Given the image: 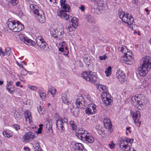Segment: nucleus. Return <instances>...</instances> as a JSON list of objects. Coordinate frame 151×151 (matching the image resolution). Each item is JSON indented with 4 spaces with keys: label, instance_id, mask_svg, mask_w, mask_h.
<instances>
[{
    "label": "nucleus",
    "instance_id": "57",
    "mask_svg": "<svg viewBox=\"0 0 151 151\" xmlns=\"http://www.w3.org/2000/svg\"><path fill=\"white\" fill-rule=\"evenodd\" d=\"M17 65L20 68H23V67L22 64H21L19 62L17 61Z\"/></svg>",
    "mask_w": 151,
    "mask_h": 151
},
{
    "label": "nucleus",
    "instance_id": "45",
    "mask_svg": "<svg viewBox=\"0 0 151 151\" xmlns=\"http://www.w3.org/2000/svg\"><path fill=\"white\" fill-rule=\"evenodd\" d=\"M79 113L78 109V108H76L75 109L74 111H73V113L74 116L76 117L78 116Z\"/></svg>",
    "mask_w": 151,
    "mask_h": 151
},
{
    "label": "nucleus",
    "instance_id": "19",
    "mask_svg": "<svg viewBox=\"0 0 151 151\" xmlns=\"http://www.w3.org/2000/svg\"><path fill=\"white\" fill-rule=\"evenodd\" d=\"M24 116L27 123L32 124V117L30 112L28 110L26 111L24 113Z\"/></svg>",
    "mask_w": 151,
    "mask_h": 151
},
{
    "label": "nucleus",
    "instance_id": "16",
    "mask_svg": "<svg viewBox=\"0 0 151 151\" xmlns=\"http://www.w3.org/2000/svg\"><path fill=\"white\" fill-rule=\"evenodd\" d=\"M85 100L82 96H78L76 100V104L77 106L81 108H83L85 106Z\"/></svg>",
    "mask_w": 151,
    "mask_h": 151
},
{
    "label": "nucleus",
    "instance_id": "60",
    "mask_svg": "<svg viewBox=\"0 0 151 151\" xmlns=\"http://www.w3.org/2000/svg\"><path fill=\"white\" fill-rule=\"evenodd\" d=\"M99 59L101 60H102L103 59H105L106 58L105 56H100L99 57Z\"/></svg>",
    "mask_w": 151,
    "mask_h": 151
},
{
    "label": "nucleus",
    "instance_id": "22",
    "mask_svg": "<svg viewBox=\"0 0 151 151\" xmlns=\"http://www.w3.org/2000/svg\"><path fill=\"white\" fill-rule=\"evenodd\" d=\"M149 69L148 68L145 66H141L139 68V74L142 76H145L147 73L148 70Z\"/></svg>",
    "mask_w": 151,
    "mask_h": 151
},
{
    "label": "nucleus",
    "instance_id": "28",
    "mask_svg": "<svg viewBox=\"0 0 151 151\" xmlns=\"http://www.w3.org/2000/svg\"><path fill=\"white\" fill-rule=\"evenodd\" d=\"M84 18L88 22L90 23H95L96 21L95 19L89 14L86 15L84 17Z\"/></svg>",
    "mask_w": 151,
    "mask_h": 151
},
{
    "label": "nucleus",
    "instance_id": "26",
    "mask_svg": "<svg viewBox=\"0 0 151 151\" xmlns=\"http://www.w3.org/2000/svg\"><path fill=\"white\" fill-rule=\"evenodd\" d=\"M119 50L122 52L124 53V55H126V54H131V52L129 51L127 48L125 46H121L119 48Z\"/></svg>",
    "mask_w": 151,
    "mask_h": 151
},
{
    "label": "nucleus",
    "instance_id": "27",
    "mask_svg": "<svg viewBox=\"0 0 151 151\" xmlns=\"http://www.w3.org/2000/svg\"><path fill=\"white\" fill-rule=\"evenodd\" d=\"M59 51L62 52L65 51H66V53L63 54V55H68V53H69V51L68 50V48L66 45L64 43L62 45L61 47L59 49Z\"/></svg>",
    "mask_w": 151,
    "mask_h": 151
},
{
    "label": "nucleus",
    "instance_id": "41",
    "mask_svg": "<svg viewBox=\"0 0 151 151\" xmlns=\"http://www.w3.org/2000/svg\"><path fill=\"white\" fill-rule=\"evenodd\" d=\"M33 145L34 147L35 151L37 150V149H38V148H40L39 144L37 142H34L33 143Z\"/></svg>",
    "mask_w": 151,
    "mask_h": 151
},
{
    "label": "nucleus",
    "instance_id": "30",
    "mask_svg": "<svg viewBox=\"0 0 151 151\" xmlns=\"http://www.w3.org/2000/svg\"><path fill=\"white\" fill-rule=\"evenodd\" d=\"M97 7L96 9L99 11H104L105 10L104 6V4L101 1H99L97 3Z\"/></svg>",
    "mask_w": 151,
    "mask_h": 151
},
{
    "label": "nucleus",
    "instance_id": "14",
    "mask_svg": "<svg viewBox=\"0 0 151 151\" xmlns=\"http://www.w3.org/2000/svg\"><path fill=\"white\" fill-rule=\"evenodd\" d=\"M36 43L41 48L45 49L47 44L41 36H38L36 39Z\"/></svg>",
    "mask_w": 151,
    "mask_h": 151
},
{
    "label": "nucleus",
    "instance_id": "33",
    "mask_svg": "<svg viewBox=\"0 0 151 151\" xmlns=\"http://www.w3.org/2000/svg\"><path fill=\"white\" fill-rule=\"evenodd\" d=\"M13 86V82L11 81H9V82L7 83L6 86V89L8 92L10 93V94H13V91L12 90H11L9 88V86Z\"/></svg>",
    "mask_w": 151,
    "mask_h": 151
},
{
    "label": "nucleus",
    "instance_id": "64",
    "mask_svg": "<svg viewBox=\"0 0 151 151\" xmlns=\"http://www.w3.org/2000/svg\"><path fill=\"white\" fill-rule=\"evenodd\" d=\"M21 83V82L20 81H18L16 83V85L17 86H19V85Z\"/></svg>",
    "mask_w": 151,
    "mask_h": 151
},
{
    "label": "nucleus",
    "instance_id": "1",
    "mask_svg": "<svg viewBox=\"0 0 151 151\" xmlns=\"http://www.w3.org/2000/svg\"><path fill=\"white\" fill-rule=\"evenodd\" d=\"M131 100L133 106L140 110L143 109L144 106L146 104L147 101V99L142 94H139L137 96H133Z\"/></svg>",
    "mask_w": 151,
    "mask_h": 151
},
{
    "label": "nucleus",
    "instance_id": "54",
    "mask_svg": "<svg viewBox=\"0 0 151 151\" xmlns=\"http://www.w3.org/2000/svg\"><path fill=\"white\" fill-rule=\"evenodd\" d=\"M65 0H61L60 1V3L61 7L63 5H65L66 4L65 3Z\"/></svg>",
    "mask_w": 151,
    "mask_h": 151
},
{
    "label": "nucleus",
    "instance_id": "2",
    "mask_svg": "<svg viewBox=\"0 0 151 151\" xmlns=\"http://www.w3.org/2000/svg\"><path fill=\"white\" fill-rule=\"evenodd\" d=\"M75 134L79 139L86 141L87 143H92L94 141L93 137L83 128L76 131Z\"/></svg>",
    "mask_w": 151,
    "mask_h": 151
},
{
    "label": "nucleus",
    "instance_id": "43",
    "mask_svg": "<svg viewBox=\"0 0 151 151\" xmlns=\"http://www.w3.org/2000/svg\"><path fill=\"white\" fill-rule=\"evenodd\" d=\"M87 101L88 102H91L93 101V99L88 94L86 95Z\"/></svg>",
    "mask_w": 151,
    "mask_h": 151
},
{
    "label": "nucleus",
    "instance_id": "18",
    "mask_svg": "<svg viewBox=\"0 0 151 151\" xmlns=\"http://www.w3.org/2000/svg\"><path fill=\"white\" fill-rule=\"evenodd\" d=\"M35 137L34 134L30 132L27 133L23 137V139L25 142H28L33 139Z\"/></svg>",
    "mask_w": 151,
    "mask_h": 151
},
{
    "label": "nucleus",
    "instance_id": "62",
    "mask_svg": "<svg viewBox=\"0 0 151 151\" xmlns=\"http://www.w3.org/2000/svg\"><path fill=\"white\" fill-rule=\"evenodd\" d=\"M63 122H64V124H65V123H66L68 122V120L67 119L65 118H64V119H63Z\"/></svg>",
    "mask_w": 151,
    "mask_h": 151
},
{
    "label": "nucleus",
    "instance_id": "47",
    "mask_svg": "<svg viewBox=\"0 0 151 151\" xmlns=\"http://www.w3.org/2000/svg\"><path fill=\"white\" fill-rule=\"evenodd\" d=\"M10 2L14 6L16 5L18 2V0H10Z\"/></svg>",
    "mask_w": 151,
    "mask_h": 151
},
{
    "label": "nucleus",
    "instance_id": "39",
    "mask_svg": "<svg viewBox=\"0 0 151 151\" xmlns=\"http://www.w3.org/2000/svg\"><path fill=\"white\" fill-rule=\"evenodd\" d=\"M77 27H76L74 25H73L71 24H70L68 26L67 30L69 32H71L73 31L74 30L75 28Z\"/></svg>",
    "mask_w": 151,
    "mask_h": 151
},
{
    "label": "nucleus",
    "instance_id": "15",
    "mask_svg": "<svg viewBox=\"0 0 151 151\" xmlns=\"http://www.w3.org/2000/svg\"><path fill=\"white\" fill-rule=\"evenodd\" d=\"M117 79L121 83L124 82L125 80V76L124 72L121 70H118L116 72Z\"/></svg>",
    "mask_w": 151,
    "mask_h": 151
},
{
    "label": "nucleus",
    "instance_id": "53",
    "mask_svg": "<svg viewBox=\"0 0 151 151\" xmlns=\"http://www.w3.org/2000/svg\"><path fill=\"white\" fill-rule=\"evenodd\" d=\"M13 127L16 130H18L19 129L20 127L19 126H18L17 124H14L13 125Z\"/></svg>",
    "mask_w": 151,
    "mask_h": 151
},
{
    "label": "nucleus",
    "instance_id": "61",
    "mask_svg": "<svg viewBox=\"0 0 151 151\" xmlns=\"http://www.w3.org/2000/svg\"><path fill=\"white\" fill-rule=\"evenodd\" d=\"M129 151H136V150H135L134 148L133 147H131L130 148L129 147Z\"/></svg>",
    "mask_w": 151,
    "mask_h": 151
},
{
    "label": "nucleus",
    "instance_id": "35",
    "mask_svg": "<svg viewBox=\"0 0 151 151\" xmlns=\"http://www.w3.org/2000/svg\"><path fill=\"white\" fill-rule=\"evenodd\" d=\"M48 91L50 92L52 97H54L56 92L55 88L52 87H51L48 89Z\"/></svg>",
    "mask_w": 151,
    "mask_h": 151
},
{
    "label": "nucleus",
    "instance_id": "11",
    "mask_svg": "<svg viewBox=\"0 0 151 151\" xmlns=\"http://www.w3.org/2000/svg\"><path fill=\"white\" fill-rule=\"evenodd\" d=\"M19 36L20 40L26 44L32 46L35 45V43L34 41L24 36L22 34L19 35Z\"/></svg>",
    "mask_w": 151,
    "mask_h": 151
},
{
    "label": "nucleus",
    "instance_id": "24",
    "mask_svg": "<svg viewBox=\"0 0 151 151\" xmlns=\"http://www.w3.org/2000/svg\"><path fill=\"white\" fill-rule=\"evenodd\" d=\"M29 6L31 10L30 11H32L35 15L38 14V13L40 12V11L42 10L40 9L38 6L34 4L30 5Z\"/></svg>",
    "mask_w": 151,
    "mask_h": 151
},
{
    "label": "nucleus",
    "instance_id": "8",
    "mask_svg": "<svg viewBox=\"0 0 151 151\" xmlns=\"http://www.w3.org/2000/svg\"><path fill=\"white\" fill-rule=\"evenodd\" d=\"M101 98L103 102L105 104L106 106H108L111 104L112 101L111 99V96L108 92L102 93Z\"/></svg>",
    "mask_w": 151,
    "mask_h": 151
},
{
    "label": "nucleus",
    "instance_id": "58",
    "mask_svg": "<svg viewBox=\"0 0 151 151\" xmlns=\"http://www.w3.org/2000/svg\"><path fill=\"white\" fill-rule=\"evenodd\" d=\"M42 129V128L39 127V128L38 129V131H37V133L38 134L41 133Z\"/></svg>",
    "mask_w": 151,
    "mask_h": 151
},
{
    "label": "nucleus",
    "instance_id": "25",
    "mask_svg": "<svg viewBox=\"0 0 151 151\" xmlns=\"http://www.w3.org/2000/svg\"><path fill=\"white\" fill-rule=\"evenodd\" d=\"M104 125L106 127V129L107 128L110 129L112 127L111 122L109 119L105 118L104 120Z\"/></svg>",
    "mask_w": 151,
    "mask_h": 151
},
{
    "label": "nucleus",
    "instance_id": "31",
    "mask_svg": "<svg viewBox=\"0 0 151 151\" xmlns=\"http://www.w3.org/2000/svg\"><path fill=\"white\" fill-rule=\"evenodd\" d=\"M44 106L43 104H42L37 107V110L40 114H43L45 113V109Z\"/></svg>",
    "mask_w": 151,
    "mask_h": 151
},
{
    "label": "nucleus",
    "instance_id": "7",
    "mask_svg": "<svg viewBox=\"0 0 151 151\" xmlns=\"http://www.w3.org/2000/svg\"><path fill=\"white\" fill-rule=\"evenodd\" d=\"M63 31L64 29L62 26L59 29H51L50 34L51 36L60 39L63 37Z\"/></svg>",
    "mask_w": 151,
    "mask_h": 151
},
{
    "label": "nucleus",
    "instance_id": "51",
    "mask_svg": "<svg viewBox=\"0 0 151 151\" xmlns=\"http://www.w3.org/2000/svg\"><path fill=\"white\" fill-rule=\"evenodd\" d=\"M130 127H127L126 128V133L127 135L129 134V133H131V131L130 130Z\"/></svg>",
    "mask_w": 151,
    "mask_h": 151
},
{
    "label": "nucleus",
    "instance_id": "59",
    "mask_svg": "<svg viewBox=\"0 0 151 151\" xmlns=\"http://www.w3.org/2000/svg\"><path fill=\"white\" fill-rule=\"evenodd\" d=\"M24 150L26 151H29L30 150V149L28 147H24Z\"/></svg>",
    "mask_w": 151,
    "mask_h": 151
},
{
    "label": "nucleus",
    "instance_id": "52",
    "mask_svg": "<svg viewBox=\"0 0 151 151\" xmlns=\"http://www.w3.org/2000/svg\"><path fill=\"white\" fill-rule=\"evenodd\" d=\"M6 55V53L4 52L2 50L1 48L0 47V55L4 56Z\"/></svg>",
    "mask_w": 151,
    "mask_h": 151
},
{
    "label": "nucleus",
    "instance_id": "44",
    "mask_svg": "<svg viewBox=\"0 0 151 151\" xmlns=\"http://www.w3.org/2000/svg\"><path fill=\"white\" fill-rule=\"evenodd\" d=\"M5 53L6 54L9 56L11 53V50L10 48L7 47L6 48L5 50Z\"/></svg>",
    "mask_w": 151,
    "mask_h": 151
},
{
    "label": "nucleus",
    "instance_id": "56",
    "mask_svg": "<svg viewBox=\"0 0 151 151\" xmlns=\"http://www.w3.org/2000/svg\"><path fill=\"white\" fill-rule=\"evenodd\" d=\"M11 90H12L13 91V94L14 93V91L15 90V87H14V86H9V88Z\"/></svg>",
    "mask_w": 151,
    "mask_h": 151
},
{
    "label": "nucleus",
    "instance_id": "17",
    "mask_svg": "<svg viewBox=\"0 0 151 151\" xmlns=\"http://www.w3.org/2000/svg\"><path fill=\"white\" fill-rule=\"evenodd\" d=\"M38 13V14H35V15L38 22L41 23H43L45 21L44 13L42 10L40 11Z\"/></svg>",
    "mask_w": 151,
    "mask_h": 151
},
{
    "label": "nucleus",
    "instance_id": "38",
    "mask_svg": "<svg viewBox=\"0 0 151 151\" xmlns=\"http://www.w3.org/2000/svg\"><path fill=\"white\" fill-rule=\"evenodd\" d=\"M63 5L61 7L63 8L62 9H64V11L67 12H69L70 9V7L69 5L67 4Z\"/></svg>",
    "mask_w": 151,
    "mask_h": 151
},
{
    "label": "nucleus",
    "instance_id": "23",
    "mask_svg": "<svg viewBox=\"0 0 151 151\" xmlns=\"http://www.w3.org/2000/svg\"><path fill=\"white\" fill-rule=\"evenodd\" d=\"M95 129L97 131L98 133L101 135H106V134L105 133V128L103 127L100 124H98L96 125L95 127Z\"/></svg>",
    "mask_w": 151,
    "mask_h": 151
},
{
    "label": "nucleus",
    "instance_id": "3",
    "mask_svg": "<svg viewBox=\"0 0 151 151\" xmlns=\"http://www.w3.org/2000/svg\"><path fill=\"white\" fill-rule=\"evenodd\" d=\"M8 28L14 32H19L24 29V26L18 21H10L7 23Z\"/></svg>",
    "mask_w": 151,
    "mask_h": 151
},
{
    "label": "nucleus",
    "instance_id": "34",
    "mask_svg": "<svg viewBox=\"0 0 151 151\" xmlns=\"http://www.w3.org/2000/svg\"><path fill=\"white\" fill-rule=\"evenodd\" d=\"M71 22L72 23V25L77 27L78 24V19L75 17H73L72 18Z\"/></svg>",
    "mask_w": 151,
    "mask_h": 151
},
{
    "label": "nucleus",
    "instance_id": "5",
    "mask_svg": "<svg viewBox=\"0 0 151 151\" xmlns=\"http://www.w3.org/2000/svg\"><path fill=\"white\" fill-rule=\"evenodd\" d=\"M134 139L123 138H122L119 141V145L120 147L123 150H129V147L131 145V143L133 142Z\"/></svg>",
    "mask_w": 151,
    "mask_h": 151
},
{
    "label": "nucleus",
    "instance_id": "12",
    "mask_svg": "<svg viewBox=\"0 0 151 151\" xmlns=\"http://www.w3.org/2000/svg\"><path fill=\"white\" fill-rule=\"evenodd\" d=\"M142 65L150 69L151 68V58L148 56L144 57L141 60Z\"/></svg>",
    "mask_w": 151,
    "mask_h": 151
},
{
    "label": "nucleus",
    "instance_id": "29",
    "mask_svg": "<svg viewBox=\"0 0 151 151\" xmlns=\"http://www.w3.org/2000/svg\"><path fill=\"white\" fill-rule=\"evenodd\" d=\"M84 148L83 145L81 143H76L74 146V148L76 151H82Z\"/></svg>",
    "mask_w": 151,
    "mask_h": 151
},
{
    "label": "nucleus",
    "instance_id": "49",
    "mask_svg": "<svg viewBox=\"0 0 151 151\" xmlns=\"http://www.w3.org/2000/svg\"><path fill=\"white\" fill-rule=\"evenodd\" d=\"M115 144L113 143V142L112 141L109 144V145L111 149H114L115 147Z\"/></svg>",
    "mask_w": 151,
    "mask_h": 151
},
{
    "label": "nucleus",
    "instance_id": "21",
    "mask_svg": "<svg viewBox=\"0 0 151 151\" xmlns=\"http://www.w3.org/2000/svg\"><path fill=\"white\" fill-rule=\"evenodd\" d=\"M67 12L64 11L63 10H58V15L61 17L62 18L66 20H68L69 15L66 13Z\"/></svg>",
    "mask_w": 151,
    "mask_h": 151
},
{
    "label": "nucleus",
    "instance_id": "6",
    "mask_svg": "<svg viewBox=\"0 0 151 151\" xmlns=\"http://www.w3.org/2000/svg\"><path fill=\"white\" fill-rule=\"evenodd\" d=\"M118 15L120 18L121 19L123 22L131 25L133 22V18L129 14H125L124 12L122 11H119Z\"/></svg>",
    "mask_w": 151,
    "mask_h": 151
},
{
    "label": "nucleus",
    "instance_id": "13",
    "mask_svg": "<svg viewBox=\"0 0 151 151\" xmlns=\"http://www.w3.org/2000/svg\"><path fill=\"white\" fill-rule=\"evenodd\" d=\"M131 114L132 116L134 122L136 124L138 123L139 126L141 124V122L139 121L140 118V113L139 111H136L133 112L131 111Z\"/></svg>",
    "mask_w": 151,
    "mask_h": 151
},
{
    "label": "nucleus",
    "instance_id": "55",
    "mask_svg": "<svg viewBox=\"0 0 151 151\" xmlns=\"http://www.w3.org/2000/svg\"><path fill=\"white\" fill-rule=\"evenodd\" d=\"M79 8L82 11H83L85 10V7L83 5H81V6L79 7Z\"/></svg>",
    "mask_w": 151,
    "mask_h": 151
},
{
    "label": "nucleus",
    "instance_id": "32",
    "mask_svg": "<svg viewBox=\"0 0 151 151\" xmlns=\"http://www.w3.org/2000/svg\"><path fill=\"white\" fill-rule=\"evenodd\" d=\"M96 88H98L100 91H103L102 93L107 92V88L104 86L100 84H98L97 85Z\"/></svg>",
    "mask_w": 151,
    "mask_h": 151
},
{
    "label": "nucleus",
    "instance_id": "48",
    "mask_svg": "<svg viewBox=\"0 0 151 151\" xmlns=\"http://www.w3.org/2000/svg\"><path fill=\"white\" fill-rule=\"evenodd\" d=\"M39 96L41 98L43 99L45 98L46 95L45 93L39 92Z\"/></svg>",
    "mask_w": 151,
    "mask_h": 151
},
{
    "label": "nucleus",
    "instance_id": "42",
    "mask_svg": "<svg viewBox=\"0 0 151 151\" xmlns=\"http://www.w3.org/2000/svg\"><path fill=\"white\" fill-rule=\"evenodd\" d=\"M3 134L5 137H9L12 136V134L9 133L6 131H3Z\"/></svg>",
    "mask_w": 151,
    "mask_h": 151
},
{
    "label": "nucleus",
    "instance_id": "46",
    "mask_svg": "<svg viewBox=\"0 0 151 151\" xmlns=\"http://www.w3.org/2000/svg\"><path fill=\"white\" fill-rule=\"evenodd\" d=\"M28 87L32 91H36L37 89V87L34 86H28Z\"/></svg>",
    "mask_w": 151,
    "mask_h": 151
},
{
    "label": "nucleus",
    "instance_id": "9",
    "mask_svg": "<svg viewBox=\"0 0 151 151\" xmlns=\"http://www.w3.org/2000/svg\"><path fill=\"white\" fill-rule=\"evenodd\" d=\"M96 111V105L93 103H91L88 104L87 107L86 109L85 112L88 115L93 114Z\"/></svg>",
    "mask_w": 151,
    "mask_h": 151
},
{
    "label": "nucleus",
    "instance_id": "36",
    "mask_svg": "<svg viewBox=\"0 0 151 151\" xmlns=\"http://www.w3.org/2000/svg\"><path fill=\"white\" fill-rule=\"evenodd\" d=\"M111 67L109 66L105 70V73L106 76L109 77L111 74Z\"/></svg>",
    "mask_w": 151,
    "mask_h": 151
},
{
    "label": "nucleus",
    "instance_id": "40",
    "mask_svg": "<svg viewBox=\"0 0 151 151\" xmlns=\"http://www.w3.org/2000/svg\"><path fill=\"white\" fill-rule=\"evenodd\" d=\"M69 124L73 130H74L76 128V125L74 121H71L69 122Z\"/></svg>",
    "mask_w": 151,
    "mask_h": 151
},
{
    "label": "nucleus",
    "instance_id": "4",
    "mask_svg": "<svg viewBox=\"0 0 151 151\" xmlns=\"http://www.w3.org/2000/svg\"><path fill=\"white\" fill-rule=\"evenodd\" d=\"M82 77L86 81L91 83H94L97 79L96 74L91 71L84 72L81 74Z\"/></svg>",
    "mask_w": 151,
    "mask_h": 151
},
{
    "label": "nucleus",
    "instance_id": "10",
    "mask_svg": "<svg viewBox=\"0 0 151 151\" xmlns=\"http://www.w3.org/2000/svg\"><path fill=\"white\" fill-rule=\"evenodd\" d=\"M131 54H128L126 55H124L122 57V60H123L122 62L127 64H132L134 62V60L131 56Z\"/></svg>",
    "mask_w": 151,
    "mask_h": 151
},
{
    "label": "nucleus",
    "instance_id": "50",
    "mask_svg": "<svg viewBox=\"0 0 151 151\" xmlns=\"http://www.w3.org/2000/svg\"><path fill=\"white\" fill-rule=\"evenodd\" d=\"M55 117L56 119V121L57 120L63 119L60 116L59 114L58 113H56L55 114Z\"/></svg>",
    "mask_w": 151,
    "mask_h": 151
},
{
    "label": "nucleus",
    "instance_id": "63",
    "mask_svg": "<svg viewBox=\"0 0 151 151\" xmlns=\"http://www.w3.org/2000/svg\"><path fill=\"white\" fill-rule=\"evenodd\" d=\"M145 12H147V14H149L150 11H149V9H147L146 8L145 9Z\"/></svg>",
    "mask_w": 151,
    "mask_h": 151
},
{
    "label": "nucleus",
    "instance_id": "37",
    "mask_svg": "<svg viewBox=\"0 0 151 151\" xmlns=\"http://www.w3.org/2000/svg\"><path fill=\"white\" fill-rule=\"evenodd\" d=\"M62 101L65 104H69L70 103L67 97L65 95L63 96L62 98Z\"/></svg>",
    "mask_w": 151,
    "mask_h": 151
},
{
    "label": "nucleus",
    "instance_id": "20",
    "mask_svg": "<svg viewBox=\"0 0 151 151\" xmlns=\"http://www.w3.org/2000/svg\"><path fill=\"white\" fill-rule=\"evenodd\" d=\"M65 124L63 119L57 120L56 122L57 128L60 131L62 132L65 129Z\"/></svg>",
    "mask_w": 151,
    "mask_h": 151
}]
</instances>
